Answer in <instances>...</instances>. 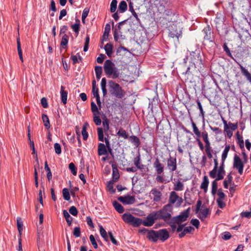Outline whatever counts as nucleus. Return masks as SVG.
Wrapping results in <instances>:
<instances>
[{"label": "nucleus", "mask_w": 251, "mask_h": 251, "mask_svg": "<svg viewBox=\"0 0 251 251\" xmlns=\"http://www.w3.org/2000/svg\"><path fill=\"white\" fill-rule=\"evenodd\" d=\"M231 237V235L230 232L226 231L222 234V239L225 240L229 239Z\"/></svg>", "instance_id": "0e129e2a"}, {"label": "nucleus", "mask_w": 251, "mask_h": 251, "mask_svg": "<svg viewBox=\"0 0 251 251\" xmlns=\"http://www.w3.org/2000/svg\"><path fill=\"white\" fill-rule=\"evenodd\" d=\"M63 197L65 200L69 201L70 200V195L69 190L67 188H64L62 190Z\"/></svg>", "instance_id": "49530a36"}, {"label": "nucleus", "mask_w": 251, "mask_h": 251, "mask_svg": "<svg viewBox=\"0 0 251 251\" xmlns=\"http://www.w3.org/2000/svg\"><path fill=\"white\" fill-rule=\"evenodd\" d=\"M98 134L99 140L100 141H103V131L102 128L99 127L98 128Z\"/></svg>", "instance_id": "864d4df0"}, {"label": "nucleus", "mask_w": 251, "mask_h": 251, "mask_svg": "<svg viewBox=\"0 0 251 251\" xmlns=\"http://www.w3.org/2000/svg\"><path fill=\"white\" fill-rule=\"evenodd\" d=\"M89 126V124L87 122H85L82 127V129L81 131V134L83 136V139L84 140H86L88 138V134L86 131L87 128Z\"/></svg>", "instance_id": "bb28decb"}, {"label": "nucleus", "mask_w": 251, "mask_h": 251, "mask_svg": "<svg viewBox=\"0 0 251 251\" xmlns=\"http://www.w3.org/2000/svg\"><path fill=\"white\" fill-rule=\"evenodd\" d=\"M172 206L169 204H167L158 211H154L157 220H163L166 222H168L172 218Z\"/></svg>", "instance_id": "f257e3e1"}, {"label": "nucleus", "mask_w": 251, "mask_h": 251, "mask_svg": "<svg viewBox=\"0 0 251 251\" xmlns=\"http://www.w3.org/2000/svg\"><path fill=\"white\" fill-rule=\"evenodd\" d=\"M239 65L242 74L245 75L250 81H251V74L247 69L243 67V66L240 64H239Z\"/></svg>", "instance_id": "cd10ccee"}, {"label": "nucleus", "mask_w": 251, "mask_h": 251, "mask_svg": "<svg viewBox=\"0 0 251 251\" xmlns=\"http://www.w3.org/2000/svg\"><path fill=\"white\" fill-rule=\"evenodd\" d=\"M209 213V209L203 205L202 206V208L200 209V211L197 214H198V217L201 220V221H203L207 217Z\"/></svg>", "instance_id": "ddd939ff"}, {"label": "nucleus", "mask_w": 251, "mask_h": 251, "mask_svg": "<svg viewBox=\"0 0 251 251\" xmlns=\"http://www.w3.org/2000/svg\"><path fill=\"white\" fill-rule=\"evenodd\" d=\"M202 32L204 34V38L205 40H208L210 39V38H211V29L209 26L204 28L202 30Z\"/></svg>", "instance_id": "a878e982"}, {"label": "nucleus", "mask_w": 251, "mask_h": 251, "mask_svg": "<svg viewBox=\"0 0 251 251\" xmlns=\"http://www.w3.org/2000/svg\"><path fill=\"white\" fill-rule=\"evenodd\" d=\"M182 28L180 23L174 22L170 24L168 26L169 36L176 38L178 41L179 38L182 36Z\"/></svg>", "instance_id": "f03ea898"}, {"label": "nucleus", "mask_w": 251, "mask_h": 251, "mask_svg": "<svg viewBox=\"0 0 251 251\" xmlns=\"http://www.w3.org/2000/svg\"><path fill=\"white\" fill-rule=\"evenodd\" d=\"M189 213L190 208H188L187 209L182 212L179 215L173 217L172 219L176 224H181L187 220Z\"/></svg>", "instance_id": "0eeeda50"}, {"label": "nucleus", "mask_w": 251, "mask_h": 251, "mask_svg": "<svg viewBox=\"0 0 251 251\" xmlns=\"http://www.w3.org/2000/svg\"><path fill=\"white\" fill-rule=\"evenodd\" d=\"M90 242L95 249H97L98 247L96 240L93 235H90Z\"/></svg>", "instance_id": "6e6d98bb"}, {"label": "nucleus", "mask_w": 251, "mask_h": 251, "mask_svg": "<svg viewBox=\"0 0 251 251\" xmlns=\"http://www.w3.org/2000/svg\"><path fill=\"white\" fill-rule=\"evenodd\" d=\"M225 161H222V164L217 169V175L218 179H223L226 174V171L224 169L225 167Z\"/></svg>", "instance_id": "6ab92c4d"}, {"label": "nucleus", "mask_w": 251, "mask_h": 251, "mask_svg": "<svg viewBox=\"0 0 251 251\" xmlns=\"http://www.w3.org/2000/svg\"><path fill=\"white\" fill-rule=\"evenodd\" d=\"M157 217L154 211L150 213L144 220H142V224L146 226H151L157 220Z\"/></svg>", "instance_id": "1a4fd4ad"}, {"label": "nucleus", "mask_w": 251, "mask_h": 251, "mask_svg": "<svg viewBox=\"0 0 251 251\" xmlns=\"http://www.w3.org/2000/svg\"><path fill=\"white\" fill-rule=\"evenodd\" d=\"M118 200L121 202L126 204H133L135 201V197L131 196L120 197L118 198Z\"/></svg>", "instance_id": "4468645a"}, {"label": "nucleus", "mask_w": 251, "mask_h": 251, "mask_svg": "<svg viewBox=\"0 0 251 251\" xmlns=\"http://www.w3.org/2000/svg\"><path fill=\"white\" fill-rule=\"evenodd\" d=\"M91 110L93 112V115L95 114H100V112L99 111L98 108L95 103L94 101H92L91 103Z\"/></svg>", "instance_id": "603ef678"}, {"label": "nucleus", "mask_w": 251, "mask_h": 251, "mask_svg": "<svg viewBox=\"0 0 251 251\" xmlns=\"http://www.w3.org/2000/svg\"><path fill=\"white\" fill-rule=\"evenodd\" d=\"M129 139H130V141L132 143H134V145L136 147L139 146V145H140V142L139 139L137 136H131L129 137Z\"/></svg>", "instance_id": "8fccbe9b"}, {"label": "nucleus", "mask_w": 251, "mask_h": 251, "mask_svg": "<svg viewBox=\"0 0 251 251\" xmlns=\"http://www.w3.org/2000/svg\"><path fill=\"white\" fill-rule=\"evenodd\" d=\"M100 114H95L93 115V120L97 126H100L101 123V119L99 116Z\"/></svg>", "instance_id": "de8ad7c7"}, {"label": "nucleus", "mask_w": 251, "mask_h": 251, "mask_svg": "<svg viewBox=\"0 0 251 251\" xmlns=\"http://www.w3.org/2000/svg\"><path fill=\"white\" fill-rule=\"evenodd\" d=\"M169 201L171 204H174L177 201L178 205H180L182 202L183 200L177 195L176 192L172 191L170 193Z\"/></svg>", "instance_id": "9b49d317"}, {"label": "nucleus", "mask_w": 251, "mask_h": 251, "mask_svg": "<svg viewBox=\"0 0 251 251\" xmlns=\"http://www.w3.org/2000/svg\"><path fill=\"white\" fill-rule=\"evenodd\" d=\"M113 205L115 209L119 213H122L124 212V209L123 206L117 201H114Z\"/></svg>", "instance_id": "c756f323"}, {"label": "nucleus", "mask_w": 251, "mask_h": 251, "mask_svg": "<svg viewBox=\"0 0 251 251\" xmlns=\"http://www.w3.org/2000/svg\"><path fill=\"white\" fill-rule=\"evenodd\" d=\"M17 50H18V54H19L20 60L23 62L24 61V60H23L22 50V49H21V43H20V41L19 38L17 39Z\"/></svg>", "instance_id": "72a5a7b5"}, {"label": "nucleus", "mask_w": 251, "mask_h": 251, "mask_svg": "<svg viewBox=\"0 0 251 251\" xmlns=\"http://www.w3.org/2000/svg\"><path fill=\"white\" fill-rule=\"evenodd\" d=\"M102 125L103 126L105 131H108L109 129V122L107 119H104L102 122Z\"/></svg>", "instance_id": "338daca9"}, {"label": "nucleus", "mask_w": 251, "mask_h": 251, "mask_svg": "<svg viewBox=\"0 0 251 251\" xmlns=\"http://www.w3.org/2000/svg\"><path fill=\"white\" fill-rule=\"evenodd\" d=\"M45 169L47 172V176L50 181L52 178V174L50 168L49 167L47 161L45 162Z\"/></svg>", "instance_id": "58836bf2"}, {"label": "nucleus", "mask_w": 251, "mask_h": 251, "mask_svg": "<svg viewBox=\"0 0 251 251\" xmlns=\"http://www.w3.org/2000/svg\"><path fill=\"white\" fill-rule=\"evenodd\" d=\"M117 134L118 136L123 137L125 139H127L128 138V135L125 129L122 128L119 130L117 133Z\"/></svg>", "instance_id": "f704fd0d"}, {"label": "nucleus", "mask_w": 251, "mask_h": 251, "mask_svg": "<svg viewBox=\"0 0 251 251\" xmlns=\"http://www.w3.org/2000/svg\"><path fill=\"white\" fill-rule=\"evenodd\" d=\"M117 0H112L110 4V12H115L117 9Z\"/></svg>", "instance_id": "3c124183"}, {"label": "nucleus", "mask_w": 251, "mask_h": 251, "mask_svg": "<svg viewBox=\"0 0 251 251\" xmlns=\"http://www.w3.org/2000/svg\"><path fill=\"white\" fill-rule=\"evenodd\" d=\"M104 50L106 54L111 57L113 51V45L111 44H106L104 46Z\"/></svg>", "instance_id": "7c9ffc66"}, {"label": "nucleus", "mask_w": 251, "mask_h": 251, "mask_svg": "<svg viewBox=\"0 0 251 251\" xmlns=\"http://www.w3.org/2000/svg\"><path fill=\"white\" fill-rule=\"evenodd\" d=\"M201 136L202 137L203 141L205 143V152L207 155L208 157L210 159L212 157V150L210 146V143L208 139L207 132L206 131L202 132L201 133Z\"/></svg>", "instance_id": "6e6552de"}, {"label": "nucleus", "mask_w": 251, "mask_h": 251, "mask_svg": "<svg viewBox=\"0 0 251 251\" xmlns=\"http://www.w3.org/2000/svg\"><path fill=\"white\" fill-rule=\"evenodd\" d=\"M54 148L55 150V153L57 154H59L61 152V148L59 144L55 143L54 145Z\"/></svg>", "instance_id": "680f3d73"}, {"label": "nucleus", "mask_w": 251, "mask_h": 251, "mask_svg": "<svg viewBox=\"0 0 251 251\" xmlns=\"http://www.w3.org/2000/svg\"><path fill=\"white\" fill-rule=\"evenodd\" d=\"M119 178V174L118 173V171L117 169L115 170H113V179L114 180L116 181Z\"/></svg>", "instance_id": "69168bd1"}, {"label": "nucleus", "mask_w": 251, "mask_h": 251, "mask_svg": "<svg viewBox=\"0 0 251 251\" xmlns=\"http://www.w3.org/2000/svg\"><path fill=\"white\" fill-rule=\"evenodd\" d=\"M218 198L217 200H224L226 198V195L225 193L222 191L221 189H220L218 191Z\"/></svg>", "instance_id": "4d7b16f0"}, {"label": "nucleus", "mask_w": 251, "mask_h": 251, "mask_svg": "<svg viewBox=\"0 0 251 251\" xmlns=\"http://www.w3.org/2000/svg\"><path fill=\"white\" fill-rule=\"evenodd\" d=\"M123 221L134 227H138L142 225V219L136 218L129 213H124L122 216Z\"/></svg>", "instance_id": "39448f33"}, {"label": "nucleus", "mask_w": 251, "mask_h": 251, "mask_svg": "<svg viewBox=\"0 0 251 251\" xmlns=\"http://www.w3.org/2000/svg\"><path fill=\"white\" fill-rule=\"evenodd\" d=\"M150 193L153 196V201L156 202L160 201L162 197V194L160 191L156 188H153L151 191Z\"/></svg>", "instance_id": "2eb2a0df"}, {"label": "nucleus", "mask_w": 251, "mask_h": 251, "mask_svg": "<svg viewBox=\"0 0 251 251\" xmlns=\"http://www.w3.org/2000/svg\"><path fill=\"white\" fill-rule=\"evenodd\" d=\"M98 151L99 155H103L107 154L106 147L103 143L99 144Z\"/></svg>", "instance_id": "393cba45"}, {"label": "nucleus", "mask_w": 251, "mask_h": 251, "mask_svg": "<svg viewBox=\"0 0 251 251\" xmlns=\"http://www.w3.org/2000/svg\"><path fill=\"white\" fill-rule=\"evenodd\" d=\"M42 120L43 121L44 126L47 129L50 128V123L49 121V119L48 116L46 114L42 115Z\"/></svg>", "instance_id": "4c0bfd02"}, {"label": "nucleus", "mask_w": 251, "mask_h": 251, "mask_svg": "<svg viewBox=\"0 0 251 251\" xmlns=\"http://www.w3.org/2000/svg\"><path fill=\"white\" fill-rule=\"evenodd\" d=\"M99 227L100 235L105 241L107 242L108 241V237L106 231L102 226H99Z\"/></svg>", "instance_id": "473e14b6"}, {"label": "nucleus", "mask_w": 251, "mask_h": 251, "mask_svg": "<svg viewBox=\"0 0 251 251\" xmlns=\"http://www.w3.org/2000/svg\"><path fill=\"white\" fill-rule=\"evenodd\" d=\"M95 71L97 79H100L102 72V67L100 66H96Z\"/></svg>", "instance_id": "37998d69"}, {"label": "nucleus", "mask_w": 251, "mask_h": 251, "mask_svg": "<svg viewBox=\"0 0 251 251\" xmlns=\"http://www.w3.org/2000/svg\"><path fill=\"white\" fill-rule=\"evenodd\" d=\"M63 213L64 217L65 218L67 224L69 226H71L73 220L72 217L70 215L69 213L66 210H63Z\"/></svg>", "instance_id": "c9c22d12"}, {"label": "nucleus", "mask_w": 251, "mask_h": 251, "mask_svg": "<svg viewBox=\"0 0 251 251\" xmlns=\"http://www.w3.org/2000/svg\"><path fill=\"white\" fill-rule=\"evenodd\" d=\"M158 239L164 242L169 237V234L167 229H163L158 231Z\"/></svg>", "instance_id": "dca6fc26"}, {"label": "nucleus", "mask_w": 251, "mask_h": 251, "mask_svg": "<svg viewBox=\"0 0 251 251\" xmlns=\"http://www.w3.org/2000/svg\"><path fill=\"white\" fill-rule=\"evenodd\" d=\"M167 223L170 226L172 232H175L176 230V231L177 227L176 225L177 224L173 221L172 219Z\"/></svg>", "instance_id": "5fc2aeb1"}, {"label": "nucleus", "mask_w": 251, "mask_h": 251, "mask_svg": "<svg viewBox=\"0 0 251 251\" xmlns=\"http://www.w3.org/2000/svg\"><path fill=\"white\" fill-rule=\"evenodd\" d=\"M104 71L108 76H112L113 79L117 78L120 76V72L115 67V64L110 60H106L103 66Z\"/></svg>", "instance_id": "7ed1b4c3"}, {"label": "nucleus", "mask_w": 251, "mask_h": 251, "mask_svg": "<svg viewBox=\"0 0 251 251\" xmlns=\"http://www.w3.org/2000/svg\"><path fill=\"white\" fill-rule=\"evenodd\" d=\"M183 184L180 181H178L174 184V189L176 191H182L183 189Z\"/></svg>", "instance_id": "ea45409f"}, {"label": "nucleus", "mask_w": 251, "mask_h": 251, "mask_svg": "<svg viewBox=\"0 0 251 251\" xmlns=\"http://www.w3.org/2000/svg\"><path fill=\"white\" fill-rule=\"evenodd\" d=\"M72 28L73 29V31L77 34V35L79 33V23H75L74 25H73L71 26Z\"/></svg>", "instance_id": "13d9d810"}, {"label": "nucleus", "mask_w": 251, "mask_h": 251, "mask_svg": "<svg viewBox=\"0 0 251 251\" xmlns=\"http://www.w3.org/2000/svg\"><path fill=\"white\" fill-rule=\"evenodd\" d=\"M69 212L73 216H76L77 215L78 211L76 208L74 206H71L69 209Z\"/></svg>", "instance_id": "bf43d9fd"}, {"label": "nucleus", "mask_w": 251, "mask_h": 251, "mask_svg": "<svg viewBox=\"0 0 251 251\" xmlns=\"http://www.w3.org/2000/svg\"><path fill=\"white\" fill-rule=\"evenodd\" d=\"M189 60L191 64V66H194L195 68L201 67L202 61L199 54L195 52H191Z\"/></svg>", "instance_id": "423d86ee"}, {"label": "nucleus", "mask_w": 251, "mask_h": 251, "mask_svg": "<svg viewBox=\"0 0 251 251\" xmlns=\"http://www.w3.org/2000/svg\"><path fill=\"white\" fill-rule=\"evenodd\" d=\"M216 179L213 181L212 183V190L211 193L213 195H215L218 189V183L217 181L220 180H222L223 179H218V176L216 175Z\"/></svg>", "instance_id": "b1692460"}, {"label": "nucleus", "mask_w": 251, "mask_h": 251, "mask_svg": "<svg viewBox=\"0 0 251 251\" xmlns=\"http://www.w3.org/2000/svg\"><path fill=\"white\" fill-rule=\"evenodd\" d=\"M192 126L193 128V131L197 137V138H200L201 136V134L196 124L193 121L192 122Z\"/></svg>", "instance_id": "a19ab883"}, {"label": "nucleus", "mask_w": 251, "mask_h": 251, "mask_svg": "<svg viewBox=\"0 0 251 251\" xmlns=\"http://www.w3.org/2000/svg\"><path fill=\"white\" fill-rule=\"evenodd\" d=\"M233 167L238 170L240 175L243 174L244 164L237 155H235L234 157Z\"/></svg>", "instance_id": "9d476101"}, {"label": "nucleus", "mask_w": 251, "mask_h": 251, "mask_svg": "<svg viewBox=\"0 0 251 251\" xmlns=\"http://www.w3.org/2000/svg\"><path fill=\"white\" fill-rule=\"evenodd\" d=\"M64 89L65 87L63 86H61L60 88L61 101L64 104H66L67 100L68 93L67 91H65Z\"/></svg>", "instance_id": "5701e85b"}, {"label": "nucleus", "mask_w": 251, "mask_h": 251, "mask_svg": "<svg viewBox=\"0 0 251 251\" xmlns=\"http://www.w3.org/2000/svg\"><path fill=\"white\" fill-rule=\"evenodd\" d=\"M133 162L137 169L143 170L144 168V165L141 164V156L140 154L134 158Z\"/></svg>", "instance_id": "aec40b11"}, {"label": "nucleus", "mask_w": 251, "mask_h": 251, "mask_svg": "<svg viewBox=\"0 0 251 251\" xmlns=\"http://www.w3.org/2000/svg\"><path fill=\"white\" fill-rule=\"evenodd\" d=\"M110 30V25L109 24H107L105 25V28H104V32L103 33L102 38L103 40H104L106 38L108 37L109 33Z\"/></svg>", "instance_id": "c03bdc74"}, {"label": "nucleus", "mask_w": 251, "mask_h": 251, "mask_svg": "<svg viewBox=\"0 0 251 251\" xmlns=\"http://www.w3.org/2000/svg\"><path fill=\"white\" fill-rule=\"evenodd\" d=\"M226 178L227 179L225 180L224 181V186L226 189L228 188V184H231L232 181V176L230 173L227 176Z\"/></svg>", "instance_id": "e433bc0d"}, {"label": "nucleus", "mask_w": 251, "mask_h": 251, "mask_svg": "<svg viewBox=\"0 0 251 251\" xmlns=\"http://www.w3.org/2000/svg\"><path fill=\"white\" fill-rule=\"evenodd\" d=\"M236 138L238 140V143L241 149H244V143L243 137L240 134L239 132L237 131L236 134Z\"/></svg>", "instance_id": "2f4dec72"}, {"label": "nucleus", "mask_w": 251, "mask_h": 251, "mask_svg": "<svg viewBox=\"0 0 251 251\" xmlns=\"http://www.w3.org/2000/svg\"><path fill=\"white\" fill-rule=\"evenodd\" d=\"M80 229L79 227H75L74 228V231H73V235L75 237H79L80 236Z\"/></svg>", "instance_id": "e2e57ef3"}, {"label": "nucleus", "mask_w": 251, "mask_h": 251, "mask_svg": "<svg viewBox=\"0 0 251 251\" xmlns=\"http://www.w3.org/2000/svg\"><path fill=\"white\" fill-rule=\"evenodd\" d=\"M167 167L171 172H174L176 170V157H172L170 155L169 158L167 160Z\"/></svg>", "instance_id": "f8f14e48"}, {"label": "nucleus", "mask_w": 251, "mask_h": 251, "mask_svg": "<svg viewBox=\"0 0 251 251\" xmlns=\"http://www.w3.org/2000/svg\"><path fill=\"white\" fill-rule=\"evenodd\" d=\"M69 168L74 175H76V168L73 163H71L69 164Z\"/></svg>", "instance_id": "052dcab7"}, {"label": "nucleus", "mask_w": 251, "mask_h": 251, "mask_svg": "<svg viewBox=\"0 0 251 251\" xmlns=\"http://www.w3.org/2000/svg\"><path fill=\"white\" fill-rule=\"evenodd\" d=\"M228 126L230 129L235 130L238 128V123H232L231 122H228Z\"/></svg>", "instance_id": "774afa93"}, {"label": "nucleus", "mask_w": 251, "mask_h": 251, "mask_svg": "<svg viewBox=\"0 0 251 251\" xmlns=\"http://www.w3.org/2000/svg\"><path fill=\"white\" fill-rule=\"evenodd\" d=\"M17 227L18 230L19 231V233L21 234V232L23 230V222L22 219L20 217L18 218L17 219Z\"/></svg>", "instance_id": "09e8293b"}, {"label": "nucleus", "mask_w": 251, "mask_h": 251, "mask_svg": "<svg viewBox=\"0 0 251 251\" xmlns=\"http://www.w3.org/2000/svg\"><path fill=\"white\" fill-rule=\"evenodd\" d=\"M158 231L151 230L148 232L147 237L150 240L155 242L158 239Z\"/></svg>", "instance_id": "a211bd4d"}, {"label": "nucleus", "mask_w": 251, "mask_h": 251, "mask_svg": "<svg viewBox=\"0 0 251 251\" xmlns=\"http://www.w3.org/2000/svg\"><path fill=\"white\" fill-rule=\"evenodd\" d=\"M209 184V180L206 176H204L203 178L202 182L201 185V189L203 190L204 192L206 193L207 191L208 186Z\"/></svg>", "instance_id": "4be33fe9"}, {"label": "nucleus", "mask_w": 251, "mask_h": 251, "mask_svg": "<svg viewBox=\"0 0 251 251\" xmlns=\"http://www.w3.org/2000/svg\"><path fill=\"white\" fill-rule=\"evenodd\" d=\"M111 94L117 98L121 99L125 95V92L118 83L112 80L108 82Z\"/></svg>", "instance_id": "20e7f679"}, {"label": "nucleus", "mask_w": 251, "mask_h": 251, "mask_svg": "<svg viewBox=\"0 0 251 251\" xmlns=\"http://www.w3.org/2000/svg\"><path fill=\"white\" fill-rule=\"evenodd\" d=\"M229 150H230V146L229 145L226 146L225 147V148L222 153V161H225V160H226V158L227 157V154H228V152Z\"/></svg>", "instance_id": "a18cd8bd"}, {"label": "nucleus", "mask_w": 251, "mask_h": 251, "mask_svg": "<svg viewBox=\"0 0 251 251\" xmlns=\"http://www.w3.org/2000/svg\"><path fill=\"white\" fill-rule=\"evenodd\" d=\"M68 39L69 36L66 34H64L62 37L60 45L63 49H66L68 43Z\"/></svg>", "instance_id": "c85d7f7f"}, {"label": "nucleus", "mask_w": 251, "mask_h": 251, "mask_svg": "<svg viewBox=\"0 0 251 251\" xmlns=\"http://www.w3.org/2000/svg\"><path fill=\"white\" fill-rule=\"evenodd\" d=\"M127 9V4L126 1H122L119 5V10L121 13L124 12Z\"/></svg>", "instance_id": "79ce46f5"}, {"label": "nucleus", "mask_w": 251, "mask_h": 251, "mask_svg": "<svg viewBox=\"0 0 251 251\" xmlns=\"http://www.w3.org/2000/svg\"><path fill=\"white\" fill-rule=\"evenodd\" d=\"M153 167L158 175L162 174L164 171V166L163 164L160 163L158 158L156 159L153 163Z\"/></svg>", "instance_id": "f3484780"}, {"label": "nucleus", "mask_w": 251, "mask_h": 251, "mask_svg": "<svg viewBox=\"0 0 251 251\" xmlns=\"http://www.w3.org/2000/svg\"><path fill=\"white\" fill-rule=\"evenodd\" d=\"M214 167L213 169L209 172V176L212 178H214L216 177L217 169L218 168V162L217 159L215 158L214 159Z\"/></svg>", "instance_id": "412c9836"}]
</instances>
